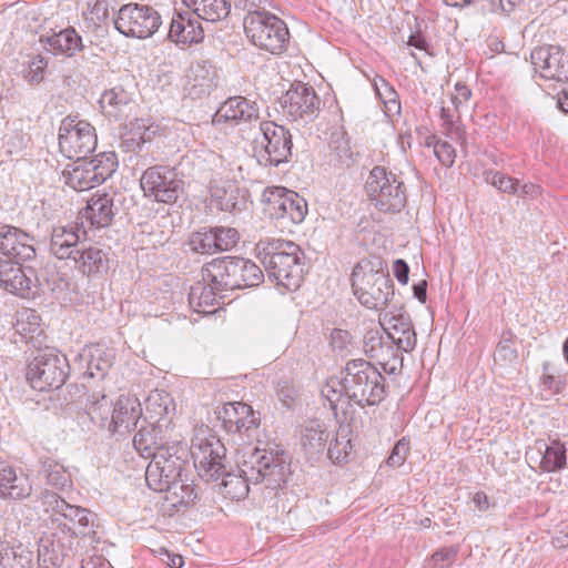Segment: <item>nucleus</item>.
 Listing matches in <instances>:
<instances>
[{
	"mask_svg": "<svg viewBox=\"0 0 568 568\" xmlns=\"http://www.w3.org/2000/svg\"><path fill=\"white\" fill-rule=\"evenodd\" d=\"M254 252L270 280L290 292L301 286L304 254L297 244L288 240L264 237L255 244Z\"/></svg>",
	"mask_w": 568,
	"mask_h": 568,
	"instance_id": "obj_1",
	"label": "nucleus"
},
{
	"mask_svg": "<svg viewBox=\"0 0 568 568\" xmlns=\"http://www.w3.org/2000/svg\"><path fill=\"white\" fill-rule=\"evenodd\" d=\"M36 505L50 515L53 530L65 534L69 538L89 539L91 542L100 540L98 516L81 506L72 505L58 493L44 489L36 497Z\"/></svg>",
	"mask_w": 568,
	"mask_h": 568,
	"instance_id": "obj_2",
	"label": "nucleus"
},
{
	"mask_svg": "<svg viewBox=\"0 0 568 568\" xmlns=\"http://www.w3.org/2000/svg\"><path fill=\"white\" fill-rule=\"evenodd\" d=\"M239 470L253 481L271 491L285 487L291 475L288 456L284 450L266 448H246L237 462Z\"/></svg>",
	"mask_w": 568,
	"mask_h": 568,
	"instance_id": "obj_3",
	"label": "nucleus"
},
{
	"mask_svg": "<svg viewBox=\"0 0 568 568\" xmlns=\"http://www.w3.org/2000/svg\"><path fill=\"white\" fill-rule=\"evenodd\" d=\"M342 375H344V395L347 404L354 403L362 408L377 406L387 396L385 377L366 359L348 361Z\"/></svg>",
	"mask_w": 568,
	"mask_h": 568,
	"instance_id": "obj_4",
	"label": "nucleus"
},
{
	"mask_svg": "<svg viewBox=\"0 0 568 568\" xmlns=\"http://www.w3.org/2000/svg\"><path fill=\"white\" fill-rule=\"evenodd\" d=\"M365 190L373 206L383 213H399L407 203V189L402 174L376 165L368 174Z\"/></svg>",
	"mask_w": 568,
	"mask_h": 568,
	"instance_id": "obj_5",
	"label": "nucleus"
},
{
	"mask_svg": "<svg viewBox=\"0 0 568 568\" xmlns=\"http://www.w3.org/2000/svg\"><path fill=\"white\" fill-rule=\"evenodd\" d=\"M190 449L186 443L176 440L160 446V450L149 463L145 481L150 489L162 491L168 483L180 479L189 466Z\"/></svg>",
	"mask_w": 568,
	"mask_h": 568,
	"instance_id": "obj_6",
	"label": "nucleus"
},
{
	"mask_svg": "<svg viewBox=\"0 0 568 568\" xmlns=\"http://www.w3.org/2000/svg\"><path fill=\"white\" fill-rule=\"evenodd\" d=\"M293 141L287 128L274 121H263L253 140V156L261 166L277 168L292 158Z\"/></svg>",
	"mask_w": 568,
	"mask_h": 568,
	"instance_id": "obj_7",
	"label": "nucleus"
},
{
	"mask_svg": "<svg viewBox=\"0 0 568 568\" xmlns=\"http://www.w3.org/2000/svg\"><path fill=\"white\" fill-rule=\"evenodd\" d=\"M352 288L358 302L369 310H383L394 295L389 275L358 263L352 273Z\"/></svg>",
	"mask_w": 568,
	"mask_h": 568,
	"instance_id": "obj_8",
	"label": "nucleus"
},
{
	"mask_svg": "<svg viewBox=\"0 0 568 568\" xmlns=\"http://www.w3.org/2000/svg\"><path fill=\"white\" fill-rule=\"evenodd\" d=\"M70 374L67 356L53 348L40 351L27 366V381L39 392L61 388Z\"/></svg>",
	"mask_w": 568,
	"mask_h": 568,
	"instance_id": "obj_9",
	"label": "nucleus"
},
{
	"mask_svg": "<svg viewBox=\"0 0 568 568\" xmlns=\"http://www.w3.org/2000/svg\"><path fill=\"white\" fill-rule=\"evenodd\" d=\"M244 31L255 47L272 54H281L287 48L290 32L286 23L268 11L245 16Z\"/></svg>",
	"mask_w": 568,
	"mask_h": 568,
	"instance_id": "obj_10",
	"label": "nucleus"
},
{
	"mask_svg": "<svg viewBox=\"0 0 568 568\" xmlns=\"http://www.w3.org/2000/svg\"><path fill=\"white\" fill-rule=\"evenodd\" d=\"M114 152H101L88 160L83 158L63 171L65 184L75 191H87L106 181L116 170Z\"/></svg>",
	"mask_w": 568,
	"mask_h": 568,
	"instance_id": "obj_11",
	"label": "nucleus"
},
{
	"mask_svg": "<svg viewBox=\"0 0 568 568\" xmlns=\"http://www.w3.org/2000/svg\"><path fill=\"white\" fill-rule=\"evenodd\" d=\"M144 196L156 203L174 204L184 194L183 175L168 165L148 168L140 178Z\"/></svg>",
	"mask_w": 568,
	"mask_h": 568,
	"instance_id": "obj_12",
	"label": "nucleus"
},
{
	"mask_svg": "<svg viewBox=\"0 0 568 568\" xmlns=\"http://www.w3.org/2000/svg\"><path fill=\"white\" fill-rule=\"evenodd\" d=\"M98 144L94 126L78 116H65L59 128V149L68 159L81 160Z\"/></svg>",
	"mask_w": 568,
	"mask_h": 568,
	"instance_id": "obj_13",
	"label": "nucleus"
},
{
	"mask_svg": "<svg viewBox=\"0 0 568 568\" xmlns=\"http://www.w3.org/2000/svg\"><path fill=\"white\" fill-rule=\"evenodd\" d=\"M189 449L200 477L215 481L223 476L226 469V448L216 436L196 435Z\"/></svg>",
	"mask_w": 568,
	"mask_h": 568,
	"instance_id": "obj_14",
	"label": "nucleus"
},
{
	"mask_svg": "<svg viewBox=\"0 0 568 568\" xmlns=\"http://www.w3.org/2000/svg\"><path fill=\"white\" fill-rule=\"evenodd\" d=\"M160 13L152 7L139 3L123 4L114 19V28L128 38L148 39L161 27Z\"/></svg>",
	"mask_w": 568,
	"mask_h": 568,
	"instance_id": "obj_15",
	"label": "nucleus"
},
{
	"mask_svg": "<svg viewBox=\"0 0 568 568\" xmlns=\"http://www.w3.org/2000/svg\"><path fill=\"white\" fill-rule=\"evenodd\" d=\"M264 213L271 219H288L294 224L304 221L307 202L298 193L283 186L266 187L262 195Z\"/></svg>",
	"mask_w": 568,
	"mask_h": 568,
	"instance_id": "obj_16",
	"label": "nucleus"
},
{
	"mask_svg": "<svg viewBox=\"0 0 568 568\" xmlns=\"http://www.w3.org/2000/svg\"><path fill=\"white\" fill-rule=\"evenodd\" d=\"M282 112L292 120L313 121L320 113L322 101L314 88L303 82H295L278 99Z\"/></svg>",
	"mask_w": 568,
	"mask_h": 568,
	"instance_id": "obj_17",
	"label": "nucleus"
},
{
	"mask_svg": "<svg viewBox=\"0 0 568 568\" xmlns=\"http://www.w3.org/2000/svg\"><path fill=\"white\" fill-rule=\"evenodd\" d=\"M215 414L227 434L245 436L248 440L256 435L260 413L254 412L252 406L242 402L225 403L216 408Z\"/></svg>",
	"mask_w": 568,
	"mask_h": 568,
	"instance_id": "obj_18",
	"label": "nucleus"
},
{
	"mask_svg": "<svg viewBox=\"0 0 568 568\" xmlns=\"http://www.w3.org/2000/svg\"><path fill=\"white\" fill-rule=\"evenodd\" d=\"M364 352L388 375L399 374L403 368L405 351L399 349L389 337L378 329H371L364 337Z\"/></svg>",
	"mask_w": 568,
	"mask_h": 568,
	"instance_id": "obj_19",
	"label": "nucleus"
},
{
	"mask_svg": "<svg viewBox=\"0 0 568 568\" xmlns=\"http://www.w3.org/2000/svg\"><path fill=\"white\" fill-rule=\"evenodd\" d=\"M37 266L0 257V285L17 295H34L40 285Z\"/></svg>",
	"mask_w": 568,
	"mask_h": 568,
	"instance_id": "obj_20",
	"label": "nucleus"
},
{
	"mask_svg": "<svg viewBox=\"0 0 568 568\" xmlns=\"http://www.w3.org/2000/svg\"><path fill=\"white\" fill-rule=\"evenodd\" d=\"M36 244L34 236L19 227H0V253L7 257L6 260L38 265Z\"/></svg>",
	"mask_w": 568,
	"mask_h": 568,
	"instance_id": "obj_21",
	"label": "nucleus"
},
{
	"mask_svg": "<svg viewBox=\"0 0 568 568\" xmlns=\"http://www.w3.org/2000/svg\"><path fill=\"white\" fill-rule=\"evenodd\" d=\"M535 71L545 80L568 82V52L559 45L536 48L530 54Z\"/></svg>",
	"mask_w": 568,
	"mask_h": 568,
	"instance_id": "obj_22",
	"label": "nucleus"
},
{
	"mask_svg": "<svg viewBox=\"0 0 568 568\" xmlns=\"http://www.w3.org/2000/svg\"><path fill=\"white\" fill-rule=\"evenodd\" d=\"M213 122L232 123L234 125L248 124L260 126V109L255 101L245 97L235 95L225 100L213 116Z\"/></svg>",
	"mask_w": 568,
	"mask_h": 568,
	"instance_id": "obj_23",
	"label": "nucleus"
},
{
	"mask_svg": "<svg viewBox=\"0 0 568 568\" xmlns=\"http://www.w3.org/2000/svg\"><path fill=\"white\" fill-rule=\"evenodd\" d=\"M526 459L531 468L537 467L541 471L554 473L566 466V447L558 439L550 442L538 439L526 452Z\"/></svg>",
	"mask_w": 568,
	"mask_h": 568,
	"instance_id": "obj_24",
	"label": "nucleus"
},
{
	"mask_svg": "<svg viewBox=\"0 0 568 568\" xmlns=\"http://www.w3.org/2000/svg\"><path fill=\"white\" fill-rule=\"evenodd\" d=\"M168 38L178 45H192L203 41L204 30L191 10L175 9Z\"/></svg>",
	"mask_w": 568,
	"mask_h": 568,
	"instance_id": "obj_25",
	"label": "nucleus"
},
{
	"mask_svg": "<svg viewBox=\"0 0 568 568\" xmlns=\"http://www.w3.org/2000/svg\"><path fill=\"white\" fill-rule=\"evenodd\" d=\"M382 323V333L389 337L392 342L405 353L414 351L417 344V335L408 313L399 312L392 314L389 317L386 314Z\"/></svg>",
	"mask_w": 568,
	"mask_h": 568,
	"instance_id": "obj_26",
	"label": "nucleus"
},
{
	"mask_svg": "<svg viewBox=\"0 0 568 568\" xmlns=\"http://www.w3.org/2000/svg\"><path fill=\"white\" fill-rule=\"evenodd\" d=\"M142 416L138 398L121 395L114 403L109 430L113 435L124 436L136 427Z\"/></svg>",
	"mask_w": 568,
	"mask_h": 568,
	"instance_id": "obj_27",
	"label": "nucleus"
},
{
	"mask_svg": "<svg viewBox=\"0 0 568 568\" xmlns=\"http://www.w3.org/2000/svg\"><path fill=\"white\" fill-rule=\"evenodd\" d=\"M39 41L53 55L72 58L84 50L82 37L73 27L61 29L51 34H42Z\"/></svg>",
	"mask_w": 568,
	"mask_h": 568,
	"instance_id": "obj_28",
	"label": "nucleus"
},
{
	"mask_svg": "<svg viewBox=\"0 0 568 568\" xmlns=\"http://www.w3.org/2000/svg\"><path fill=\"white\" fill-rule=\"evenodd\" d=\"M235 261L236 256L230 255L213 258L202 266L201 278L205 283H214L219 290H235Z\"/></svg>",
	"mask_w": 568,
	"mask_h": 568,
	"instance_id": "obj_29",
	"label": "nucleus"
},
{
	"mask_svg": "<svg viewBox=\"0 0 568 568\" xmlns=\"http://www.w3.org/2000/svg\"><path fill=\"white\" fill-rule=\"evenodd\" d=\"M74 542L75 540L69 538L65 534L54 530L40 539L38 555L43 559V562L60 567L64 558L73 551Z\"/></svg>",
	"mask_w": 568,
	"mask_h": 568,
	"instance_id": "obj_30",
	"label": "nucleus"
},
{
	"mask_svg": "<svg viewBox=\"0 0 568 568\" xmlns=\"http://www.w3.org/2000/svg\"><path fill=\"white\" fill-rule=\"evenodd\" d=\"M83 243L80 241L77 226H57L51 234L50 251L59 260L73 261Z\"/></svg>",
	"mask_w": 568,
	"mask_h": 568,
	"instance_id": "obj_31",
	"label": "nucleus"
},
{
	"mask_svg": "<svg viewBox=\"0 0 568 568\" xmlns=\"http://www.w3.org/2000/svg\"><path fill=\"white\" fill-rule=\"evenodd\" d=\"M114 197L108 193L94 194L87 202L82 219L97 229L108 227L115 215Z\"/></svg>",
	"mask_w": 568,
	"mask_h": 568,
	"instance_id": "obj_32",
	"label": "nucleus"
},
{
	"mask_svg": "<svg viewBox=\"0 0 568 568\" xmlns=\"http://www.w3.org/2000/svg\"><path fill=\"white\" fill-rule=\"evenodd\" d=\"M31 494L29 478L22 474L18 475L16 469L0 462V497L3 499H23Z\"/></svg>",
	"mask_w": 568,
	"mask_h": 568,
	"instance_id": "obj_33",
	"label": "nucleus"
},
{
	"mask_svg": "<svg viewBox=\"0 0 568 568\" xmlns=\"http://www.w3.org/2000/svg\"><path fill=\"white\" fill-rule=\"evenodd\" d=\"M329 432L320 419L306 420L300 430V444L304 453L312 458L322 454L327 445Z\"/></svg>",
	"mask_w": 568,
	"mask_h": 568,
	"instance_id": "obj_34",
	"label": "nucleus"
},
{
	"mask_svg": "<svg viewBox=\"0 0 568 568\" xmlns=\"http://www.w3.org/2000/svg\"><path fill=\"white\" fill-rule=\"evenodd\" d=\"M73 263L75 268L87 276L99 275L109 270L108 254L100 247L87 245L85 242Z\"/></svg>",
	"mask_w": 568,
	"mask_h": 568,
	"instance_id": "obj_35",
	"label": "nucleus"
},
{
	"mask_svg": "<svg viewBox=\"0 0 568 568\" xmlns=\"http://www.w3.org/2000/svg\"><path fill=\"white\" fill-rule=\"evenodd\" d=\"M215 75L216 69L210 61L197 60L192 63L187 74V85L190 88H185L187 94L192 97L209 94Z\"/></svg>",
	"mask_w": 568,
	"mask_h": 568,
	"instance_id": "obj_36",
	"label": "nucleus"
},
{
	"mask_svg": "<svg viewBox=\"0 0 568 568\" xmlns=\"http://www.w3.org/2000/svg\"><path fill=\"white\" fill-rule=\"evenodd\" d=\"M223 290L215 287L214 283H205L203 280L191 286L189 293V303L197 313L212 314L214 306L219 305V298H222Z\"/></svg>",
	"mask_w": 568,
	"mask_h": 568,
	"instance_id": "obj_37",
	"label": "nucleus"
},
{
	"mask_svg": "<svg viewBox=\"0 0 568 568\" xmlns=\"http://www.w3.org/2000/svg\"><path fill=\"white\" fill-rule=\"evenodd\" d=\"M80 357L87 361L84 374L91 378L102 379L113 365L114 354L111 349L97 344L83 349Z\"/></svg>",
	"mask_w": 568,
	"mask_h": 568,
	"instance_id": "obj_38",
	"label": "nucleus"
},
{
	"mask_svg": "<svg viewBox=\"0 0 568 568\" xmlns=\"http://www.w3.org/2000/svg\"><path fill=\"white\" fill-rule=\"evenodd\" d=\"M191 10L197 19L209 22H217L229 17L231 3L229 0H180Z\"/></svg>",
	"mask_w": 568,
	"mask_h": 568,
	"instance_id": "obj_39",
	"label": "nucleus"
},
{
	"mask_svg": "<svg viewBox=\"0 0 568 568\" xmlns=\"http://www.w3.org/2000/svg\"><path fill=\"white\" fill-rule=\"evenodd\" d=\"M162 427V425H154V423L141 425L133 437V447L141 457L153 459L160 450V446L165 445L162 437H160Z\"/></svg>",
	"mask_w": 568,
	"mask_h": 568,
	"instance_id": "obj_40",
	"label": "nucleus"
},
{
	"mask_svg": "<svg viewBox=\"0 0 568 568\" xmlns=\"http://www.w3.org/2000/svg\"><path fill=\"white\" fill-rule=\"evenodd\" d=\"M33 552L16 540L0 541V568H30Z\"/></svg>",
	"mask_w": 568,
	"mask_h": 568,
	"instance_id": "obj_41",
	"label": "nucleus"
},
{
	"mask_svg": "<svg viewBox=\"0 0 568 568\" xmlns=\"http://www.w3.org/2000/svg\"><path fill=\"white\" fill-rule=\"evenodd\" d=\"M145 410L146 418L150 419L149 423L166 426L168 417L174 410L173 398L165 390L154 389L145 399Z\"/></svg>",
	"mask_w": 568,
	"mask_h": 568,
	"instance_id": "obj_42",
	"label": "nucleus"
},
{
	"mask_svg": "<svg viewBox=\"0 0 568 568\" xmlns=\"http://www.w3.org/2000/svg\"><path fill=\"white\" fill-rule=\"evenodd\" d=\"M113 406V402L104 394L92 393L87 397V414L102 428H110Z\"/></svg>",
	"mask_w": 568,
	"mask_h": 568,
	"instance_id": "obj_43",
	"label": "nucleus"
},
{
	"mask_svg": "<svg viewBox=\"0 0 568 568\" xmlns=\"http://www.w3.org/2000/svg\"><path fill=\"white\" fill-rule=\"evenodd\" d=\"M235 263V290L260 285L264 280L263 271L251 260L236 256Z\"/></svg>",
	"mask_w": 568,
	"mask_h": 568,
	"instance_id": "obj_44",
	"label": "nucleus"
},
{
	"mask_svg": "<svg viewBox=\"0 0 568 568\" xmlns=\"http://www.w3.org/2000/svg\"><path fill=\"white\" fill-rule=\"evenodd\" d=\"M156 133L153 125H146L143 121L136 120L130 123L129 130L123 134L121 144L126 151L135 152L141 150L143 144L151 142Z\"/></svg>",
	"mask_w": 568,
	"mask_h": 568,
	"instance_id": "obj_45",
	"label": "nucleus"
},
{
	"mask_svg": "<svg viewBox=\"0 0 568 568\" xmlns=\"http://www.w3.org/2000/svg\"><path fill=\"white\" fill-rule=\"evenodd\" d=\"M131 101V93L122 85H115L102 93L99 104L108 116L116 118Z\"/></svg>",
	"mask_w": 568,
	"mask_h": 568,
	"instance_id": "obj_46",
	"label": "nucleus"
},
{
	"mask_svg": "<svg viewBox=\"0 0 568 568\" xmlns=\"http://www.w3.org/2000/svg\"><path fill=\"white\" fill-rule=\"evenodd\" d=\"M220 479H222L220 485L221 494L232 500L244 499L250 491V485H253V481L246 480V477L241 471L240 474H233L225 470Z\"/></svg>",
	"mask_w": 568,
	"mask_h": 568,
	"instance_id": "obj_47",
	"label": "nucleus"
},
{
	"mask_svg": "<svg viewBox=\"0 0 568 568\" xmlns=\"http://www.w3.org/2000/svg\"><path fill=\"white\" fill-rule=\"evenodd\" d=\"M187 479H183V476L180 479L172 480V483H168V488L161 493H166L165 499L170 501L173 506L184 505L187 506L193 503L196 498V493L194 490L193 485L186 483Z\"/></svg>",
	"mask_w": 568,
	"mask_h": 568,
	"instance_id": "obj_48",
	"label": "nucleus"
},
{
	"mask_svg": "<svg viewBox=\"0 0 568 568\" xmlns=\"http://www.w3.org/2000/svg\"><path fill=\"white\" fill-rule=\"evenodd\" d=\"M42 471L47 484L57 490L64 491L72 487V479L67 469L59 463L47 459L42 463Z\"/></svg>",
	"mask_w": 568,
	"mask_h": 568,
	"instance_id": "obj_49",
	"label": "nucleus"
},
{
	"mask_svg": "<svg viewBox=\"0 0 568 568\" xmlns=\"http://www.w3.org/2000/svg\"><path fill=\"white\" fill-rule=\"evenodd\" d=\"M374 90L376 95L383 102L385 113L390 116L400 113V102L398 100L397 92L395 89L382 77L375 79Z\"/></svg>",
	"mask_w": 568,
	"mask_h": 568,
	"instance_id": "obj_50",
	"label": "nucleus"
},
{
	"mask_svg": "<svg viewBox=\"0 0 568 568\" xmlns=\"http://www.w3.org/2000/svg\"><path fill=\"white\" fill-rule=\"evenodd\" d=\"M344 375L341 378L332 377L323 386L321 393L328 407L334 413L335 417L338 416L339 404L347 403L344 395Z\"/></svg>",
	"mask_w": 568,
	"mask_h": 568,
	"instance_id": "obj_51",
	"label": "nucleus"
},
{
	"mask_svg": "<svg viewBox=\"0 0 568 568\" xmlns=\"http://www.w3.org/2000/svg\"><path fill=\"white\" fill-rule=\"evenodd\" d=\"M351 450L352 444L348 437V426H341L335 440L327 448V456L333 463L339 464L347 458Z\"/></svg>",
	"mask_w": 568,
	"mask_h": 568,
	"instance_id": "obj_52",
	"label": "nucleus"
},
{
	"mask_svg": "<svg viewBox=\"0 0 568 568\" xmlns=\"http://www.w3.org/2000/svg\"><path fill=\"white\" fill-rule=\"evenodd\" d=\"M190 248L200 254H213L217 252L212 227H203L193 232L189 240Z\"/></svg>",
	"mask_w": 568,
	"mask_h": 568,
	"instance_id": "obj_53",
	"label": "nucleus"
},
{
	"mask_svg": "<svg viewBox=\"0 0 568 568\" xmlns=\"http://www.w3.org/2000/svg\"><path fill=\"white\" fill-rule=\"evenodd\" d=\"M540 385L542 389L547 390L550 395H556L562 392L565 387V379L551 363L544 362Z\"/></svg>",
	"mask_w": 568,
	"mask_h": 568,
	"instance_id": "obj_54",
	"label": "nucleus"
},
{
	"mask_svg": "<svg viewBox=\"0 0 568 568\" xmlns=\"http://www.w3.org/2000/svg\"><path fill=\"white\" fill-rule=\"evenodd\" d=\"M217 252L230 251L240 241V233L230 226H212Z\"/></svg>",
	"mask_w": 568,
	"mask_h": 568,
	"instance_id": "obj_55",
	"label": "nucleus"
},
{
	"mask_svg": "<svg viewBox=\"0 0 568 568\" xmlns=\"http://www.w3.org/2000/svg\"><path fill=\"white\" fill-rule=\"evenodd\" d=\"M239 189L232 184L227 189H213L211 187L212 197L216 201L219 207L225 212H233L237 210Z\"/></svg>",
	"mask_w": 568,
	"mask_h": 568,
	"instance_id": "obj_56",
	"label": "nucleus"
},
{
	"mask_svg": "<svg viewBox=\"0 0 568 568\" xmlns=\"http://www.w3.org/2000/svg\"><path fill=\"white\" fill-rule=\"evenodd\" d=\"M485 180L503 193L517 194L519 180L505 175L498 171H486Z\"/></svg>",
	"mask_w": 568,
	"mask_h": 568,
	"instance_id": "obj_57",
	"label": "nucleus"
},
{
	"mask_svg": "<svg viewBox=\"0 0 568 568\" xmlns=\"http://www.w3.org/2000/svg\"><path fill=\"white\" fill-rule=\"evenodd\" d=\"M40 322L41 318L34 311L21 312L17 318V332L21 335H30L32 337L33 334L41 332Z\"/></svg>",
	"mask_w": 568,
	"mask_h": 568,
	"instance_id": "obj_58",
	"label": "nucleus"
},
{
	"mask_svg": "<svg viewBox=\"0 0 568 568\" xmlns=\"http://www.w3.org/2000/svg\"><path fill=\"white\" fill-rule=\"evenodd\" d=\"M329 145L336 159L341 163L346 164L348 166L351 163L354 162V153L351 149V142L348 138H346L345 135L337 136L336 139L332 140Z\"/></svg>",
	"mask_w": 568,
	"mask_h": 568,
	"instance_id": "obj_59",
	"label": "nucleus"
},
{
	"mask_svg": "<svg viewBox=\"0 0 568 568\" xmlns=\"http://www.w3.org/2000/svg\"><path fill=\"white\" fill-rule=\"evenodd\" d=\"M48 62L41 55H36L29 63L24 78L31 84H39L44 79Z\"/></svg>",
	"mask_w": 568,
	"mask_h": 568,
	"instance_id": "obj_60",
	"label": "nucleus"
},
{
	"mask_svg": "<svg viewBox=\"0 0 568 568\" xmlns=\"http://www.w3.org/2000/svg\"><path fill=\"white\" fill-rule=\"evenodd\" d=\"M458 549L456 547H445L438 549L430 558L432 568H449L457 559Z\"/></svg>",
	"mask_w": 568,
	"mask_h": 568,
	"instance_id": "obj_61",
	"label": "nucleus"
},
{
	"mask_svg": "<svg viewBox=\"0 0 568 568\" xmlns=\"http://www.w3.org/2000/svg\"><path fill=\"white\" fill-rule=\"evenodd\" d=\"M352 336L347 331L334 328L331 333L329 344L334 352L344 355L351 345Z\"/></svg>",
	"mask_w": 568,
	"mask_h": 568,
	"instance_id": "obj_62",
	"label": "nucleus"
},
{
	"mask_svg": "<svg viewBox=\"0 0 568 568\" xmlns=\"http://www.w3.org/2000/svg\"><path fill=\"white\" fill-rule=\"evenodd\" d=\"M434 153L438 161L449 168L454 164L456 151L452 144L446 141H437L434 145Z\"/></svg>",
	"mask_w": 568,
	"mask_h": 568,
	"instance_id": "obj_63",
	"label": "nucleus"
},
{
	"mask_svg": "<svg viewBox=\"0 0 568 568\" xmlns=\"http://www.w3.org/2000/svg\"><path fill=\"white\" fill-rule=\"evenodd\" d=\"M409 453V443L405 440V438L399 439L393 450L390 456L387 458V464L390 467H399L402 466Z\"/></svg>",
	"mask_w": 568,
	"mask_h": 568,
	"instance_id": "obj_64",
	"label": "nucleus"
}]
</instances>
